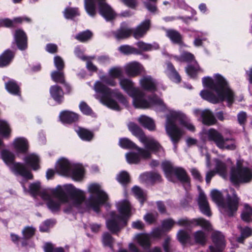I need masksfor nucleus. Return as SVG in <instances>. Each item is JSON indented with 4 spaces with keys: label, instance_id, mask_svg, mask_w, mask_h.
<instances>
[{
    "label": "nucleus",
    "instance_id": "f257e3e1",
    "mask_svg": "<svg viewBox=\"0 0 252 252\" xmlns=\"http://www.w3.org/2000/svg\"><path fill=\"white\" fill-rule=\"evenodd\" d=\"M23 189L32 196L39 195L47 205H58V203H70L74 205H108V196L101 186L96 183H91L87 187L89 195L87 198L85 192L76 188L71 184L63 187L58 185L54 189H42L39 181L31 184L29 189L22 183Z\"/></svg>",
    "mask_w": 252,
    "mask_h": 252
},
{
    "label": "nucleus",
    "instance_id": "f3484780",
    "mask_svg": "<svg viewBox=\"0 0 252 252\" xmlns=\"http://www.w3.org/2000/svg\"><path fill=\"white\" fill-rule=\"evenodd\" d=\"M96 0L98 2L100 14L107 21H109L114 18L115 13L110 6L106 3L105 0Z\"/></svg>",
    "mask_w": 252,
    "mask_h": 252
},
{
    "label": "nucleus",
    "instance_id": "f704fd0d",
    "mask_svg": "<svg viewBox=\"0 0 252 252\" xmlns=\"http://www.w3.org/2000/svg\"><path fill=\"white\" fill-rule=\"evenodd\" d=\"M210 197L213 201L217 205H223L224 197L222 192L217 189H213L210 191Z\"/></svg>",
    "mask_w": 252,
    "mask_h": 252
},
{
    "label": "nucleus",
    "instance_id": "5fc2aeb1",
    "mask_svg": "<svg viewBox=\"0 0 252 252\" xmlns=\"http://www.w3.org/2000/svg\"><path fill=\"white\" fill-rule=\"evenodd\" d=\"M55 221L52 220H47L44 221L40 226L39 229L41 232H47L50 227H52Z\"/></svg>",
    "mask_w": 252,
    "mask_h": 252
},
{
    "label": "nucleus",
    "instance_id": "8fccbe9b",
    "mask_svg": "<svg viewBox=\"0 0 252 252\" xmlns=\"http://www.w3.org/2000/svg\"><path fill=\"white\" fill-rule=\"evenodd\" d=\"M251 216H252V208L250 206H245L241 214L242 219L245 222H249L252 220Z\"/></svg>",
    "mask_w": 252,
    "mask_h": 252
},
{
    "label": "nucleus",
    "instance_id": "ddd939ff",
    "mask_svg": "<svg viewBox=\"0 0 252 252\" xmlns=\"http://www.w3.org/2000/svg\"><path fill=\"white\" fill-rule=\"evenodd\" d=\"M180 60L189 62V64L186 68L187 74L191 78L195 77L199 72L203 70L199 67L197 62L194 59L193 54L189 52H184L180 57Z\"/></svg>",
    "mask_w": 252,
    "mask_h": 252
},
{
    "label": "nucleus",
    "instance_id": "680f3d73",
    "mask_svg": "<svg viewBox=\"0 0 252 252\" xmlns=\"http://www.w3.org/2000/svg\"><path fill=\"white\" fill-rule=\"evenodd\" d=\"M238 227L240 230L241 234L244 237L247 238L252 235V228L248 226L243 228L241 226H238Z\"/></svg>",
    "mask_w": 252,
    "mask_h": 252
},
{
    "label": "nucleus",
    "instance_id": "c9c22d12",
    "mask_svg": "<svg viewBox=\"0 0 252 252\" xmlns=\"http://www.w3.org/2000/svg\"><path fill=\"white\" fill-rule=\"evenodd\" d=\"M85 8L87 13L91 17L96 14V9L94 0H84Z\"/></svg>",
    "mask_w": 252,
    "mask_h": 252
},
{
    "label": "nucleus",
    "instance_id": "69168bd1",
    "mask_svg": "<svg viewBox=\"0 0 252 252\" xmlns=\"http://www.w3.org/2000/svg\"><path fill=\"white\" fill-rule=\"evenodd\" d=\"M198 205H208L207 197L204 192L199 189V193L198 197Z\"/></svg>",
    "mask_w": 252,
    "mask_h": 252
},
{
    "label": "nucleus",
    "instance_id": "9d476101",
    "mask_svg": "<svg viewBox=\"0 0 252 252\" xmlns=\"http://www.w3.org/2000/svg\"><path fill=\"white\" fill-rule=\"evenodd\" d=\"M1 157L3 161L15 174L21 175L27 180L33 178L31 172L23 164L14 162V156L12 153L7 150H2Z\"/></svg>",
    "mask_w": 252,
    "mask_h": 252
},
{
    "label": "nucleus",
    "instance_id": "a19ab883",
    "mask_svg": "<svg viewBox=\"0 0 252 252\" xmlns=\"http://www.w3.org/2000/svg\"><path fill=\"white\" fill-rule=\"evenodd\" d=\"M76 131L79 136L83 140L89 141L93 138V133L86 129L79 128Z\"/></svg>",
    "mask_w": 252,
    "mask_h": 252
},
{
    "label": "nucleus",
    "instance_id": "473e14b6",
    "mask_svg": "<svg viewBox=\"0 0 252 252\" xmlns=\"http://www.w3.org/2000/svg\"><path fill=\"white\" fill-rule=\"evenodd\" d=\"M14 57V53L9 50L5 51L0 56V67L5 66L9 64Z\"/></svg>",
    "mask_w": 252,
    "mask_h": 252
},
{
    "label": "nucleus",
    "instance_id": "a878e982",
    "mask_svg": "<svg viewBox=\"0 0 252 252\" xmlns=\"http://www.w3.org/2000/svg\"><path fill=\"white\" fill-rule=\"evenodd\" d=\"M138 121L142 126L148 130L153 131L155 129L156 126L152 118L145 115H141L138 118Z\"/></svg>",
    "mask_w": 252,
    "mask_h": 252
},
{
    "label": "nucleus",
    "instance_id": "423d86ee",
    "mask_svg": "<svg viewBox=\"0 0 252 252\" xmlns=\"http://www.w3.org/2000/svg\"><path fill=\"white\" fill-rule=\"evenodd\" d=\"M119 214L112 212L110 213L111 219L106 222L107 228L114 234H116L127 223L130 217L131 208L130 206H119Z\"/></svg>",
    "mask_w": 252,
    "mask_h": 252
},
{
    "label": "nucleus",
    "instance_id": "bb28decb",
    "mask_svg": "<svg viewBox=\"0 0 252 252\" xmlns=\"http://www.w3.org/2000/svg\"><path fill=\"white\" fill-rule=\"evenodd\" d=\"M50 93L52 97L57 102L61 103L63 101V93L59 86L57 85L51 86Z\"/></svg>",
    "mask_w": 252,
    "mask_h": 252
},
{
    "label": "nucleus",
    "instance_id": "49530a36",
    "mask_svg": "<svg viewBox=\"0 0 252 252\" xmlns=\"http://www.w3.org/2000/svg\"><path fill=\"white\" fill-rule=\"evenodd\" d=\"M63 14L66 19H72L74 17L80 15L78 9L77 8H66L64 11Z\"/></svg>",
    "mask_w": 252,
    "mask_h": 252
},
{
    "label": "nucleus",
    "instance_id": "58836bf2",
    "mask_svg": "<svg viewBox=\"0 0 252 252\" xmlns=\"http://www.w3.org/2000/svg\"><path fill=\"white\" fill-rule=\"evenodd\" d=\"M167 68V74L169 77L174 82H180L181 81L180 76L175 69L173 65L170 63H168Z\"/></svg>",
    "mask_w": 252,
    "mask_h": 252
},
{
    "label": "nucleus",
    "instance_id": "c03bdc74",
    "mask_svg": "<svg viewBox=\"0 0 252 252\" xmlns=\"http://www.w3.org/2000/svg\"><path fill=\"white\" fill-rule=\"evenodd\" d=\"M148 179L152 181H159L160 179V176L156 172L145 173L140 176V180L142 182H145Z\"/></svg>",
    "mask_w": 252,
    "mask_h": 252
},
{
    "label": "nucleus",
    "instance_id": "cd10ccee",
    "mask_svg": "<svg viewBox=\"0 0 252 252\" xmlns=\"http://www.w3.org/2000/svg\"><path fill=\"white\" fill-rule=\"evenodd\" d=\"M214 161L215 163V170L216 173L223 178H225L227 176V166L225 163L218 158L214 159Z\"/></svg>",
    "mask_w": 252,
    "mask_h": 252
},
{
    "label": "nucleus",
    "instance_id": "1a4fd4ad",
    "mask_svg": "<svg viewBox=\"0 0 252 252\" xmlns=\"http://www.w3.org/2000/svg\"><path fill=\"white\" fill-rule=\"evenodd\" d=\"M150 27V21L146 20L142 23L136 29L133 30L128 28L126 24L123 23L120 29L113 32L115 37L118 39H123L128 38L133 33L135 38H139L144 36Z\"/></svg>",
    "mask_w": 252,
    "mask_h": 252
},
{
    "label": "nucleus",
    "instance_id": "39448f33",
    "mask_svg": "<svg viewBox=\"0 0 252 252\" xmlns=\"http://www.w3.org/2000/svg\"><path fill=\"white\" fill-rule=\"evenodd\" d=\"M168 111L169 113L166 115L165 129L174 145V150L176 152L177 150L176 144L183 134V130L177 126V123L179 122L180 125L191 131L195 130V127L184 114L171 109H169Z\"/></svg>",
    "mask_w": 252,
    "mask_h": 252
},
{
    "label": "nucleus",
    "instance_id": "603ef678",
    "mask_svg": "<svg viewBox=\"0 0 252 252\" xmlns=\"http://www.w3.org/2000/svg\"><path fill=\"white\" fill-rule=\"evenodd\" d=\"M92 36V32L89 31H87L78 33L76 35L75 38L81 42H85L90 39Z\"/></svg>",
    "mask_w": 252,
    "mask_h": 252
},
{
    "label": "nucleus",
    "instance_id": "393cba45",
    "mask_svg": "<svg viewBox=\"0 0 252 252\" xmlns=\"http://www.w3.org/2000/svg\"><path fill=\"white\" fill-rule=\"evenodd\" d=\"M60 119L63 124H69L77 121L78 116L72 112L64 111L60 113Z\"/></svg>",
    "mask_w": 252,
    "mask_h": 252
},
{
    "label": "nucleus",
    "instance_id": "4c0bfd02",
    "mask_svg": "<svg viewBox=\"0 0 252 252\" xmlns=\"http://www.w3.org/2000/svg\"><path fill=\"white\" fill-rule=\"evenodd\" d=\"M136 45L139 49L142 51H150L158 49L159 48L158 44L156 42L152 44H148L140 41L137 42Z\"/></svg>",
    "mask_w": 252,
    "mask_h": 252
},
{
    "label": "nucleus",
    "instance_id": "aec40b11",
    "mask_svg": "<svg viewBox=\"0 0 252 252\" xmlns=\"http://www.w3.org/2000/svg\"><path fill=\"white\" fill-rule=\"evenodd\" d=\"M14 40L19 50H24L27 48V37L23 31L21 30L16 31Z\"/></svg>",
    "mask_w": 252,
    "mask_h": 252
},
{
    "label": "nucleus",
    "instance_id": "13d9d810",
    "mask_svg": "<svg viewBox=\"0 0 252 252\" xmlns=\"http://www.w3.org/2000/svg\"><path fill=\"white\" fill-rule=\"evenodd\" d=\"M102 242L105 246L112 248L114 243V239L109 233L106 232L103 235Z\"/></svg>",
    "mask_w": 252,
    "mask_h": 252
},
{
    "label": "nucleus",
    "instance_id": "3c124183",
    "mask_svg": "<svg viewBox=\"0 0 252 252\" xmlns=\"http://www.w3.org/2000/svg\"><path fill=\"white\" fill-rule=\"evenodd\" d=\"M178 240L182 244H186L189 242L190 235L186 231L180 230L177 233Z\"/></svg>",
    "mask_w": 252,
    "mask_h": 252
},
{
    "label": "nucleus",
    "instance_id": "0e129e2a",
    "mask_svg": "<svg viewBox=\"0 0 252 252\" xmlns=\"http://www.w3.org/2000/svg\"><path fill=\"white\" fill-rule=\"evenodd\" d=\"M54 64L58 70H62L64 68V62L63 60L59 56L54 57Z\"/></svg>",
    "mask_w": 252,
    "mask_h": 252
},
{
    "label": "nucleus",
    "instance_id": "09e8293b",
    "mask_svg": "<svg viewBox=\"0 0 252 252\" xmlns=\"http://www.w3.org/2000/svg\"><path fill=\"white\" fill-rule=\"evenodd\" d=\"M123 73L122 68L119 66L112 67L109 69L108 72V74L114 79L122 77Z\"/></svg>",
    "mask_w": 252,
    "mask_h": 252
},
{
    "label": "nucleus",
    "instance_id": "7ed1b4c3",
    "mask_svg": "<svg viewBox=\"0 0 252 252\" xmlns=\"http://www.w3.org/2000/svg\"><path fill=\"white\" fill-rule=\"evenodd\" d=\"M99 77L100 81H96L94 86L96 93L94 97L104 105L115 110H120V107L113 98L126 106L127 104L126 98L118 89H111L103 84L114 87L117 85L116 80L108 74L99 75Z\"/></svg>",
    "mask_w": 252,
    "mask_h": 252
},
{
    "label": "nucleus",
    "instance_id": "b1692460",
    "mask_svg": "<svg viewBox=\"0 0 252 252\" xmlns=\"http://www.w3.org/2000/svg\"><path fill=\"white\" fill-rule=\"evenodd\" d=\"M31 19L26 17H19L15 18L13 20H11L9 19H0V26H4L6 27H14L16 24L21 23L23 21H26L27 22H30Z\"/></svg>",
    "mask_w": 252,
    "mask_h": 252
},
{
    "label": "nucleus",
    "instance_id": "412c9836",
    "mask_svg": "<svg viewBox=\"0 0 252 252\" xmlns=\"http://www.w3.org/2000/svg\"><path fill=\"white\" fill-rule=\"evenodd\" d=\"M13 145L14 149L18 153H25L28 149L29 144L27 140L24 137L15 139Z\"/></svg>",
    "mask_w": 252,
    "mask_h": 252
},
{
    "label": "nucleus",
    "instance_id": "ea45409f",
    "mask_svg": "<svg viewBox=\"0 0 252 252\" xmlns=\"http://www.w3.org/2000/svg\"><path fill=\"white\" fill-rule=\"evenodd\" d=\"M138 243L144 248H149L151 246L150 237L147 234H141L136 237Z\"/></svg>",
    "mask_w": 252,
    "mask_h": 252
},
{
    "label": "nucleus",
    "instance_id": "bf43d9fd",
    "mask_svg": "<svg viewBox=\"0 0 252 252\" xmlns=\"http://www.w3.org/2000/svg\"><path fill=\"white\" fill-rule=\"evenodd\" d=\"M35 232V229L32 227H26L22 231L23 234L25 239H29L32 237Z\"/></svg>",
    "mask_w": 252,
    "mask_h": 252
},
{
    "label": "nucleus",
    "instance_id": "2eb2a0df",
    "mask_svg": "<svg viewBox=\"0 0 252 252\" xmlns=\"http://www.w3.org/2000/svg\"><path fill=\"white\" fill-rule=\"evenodd\" d=\"M119 145L126 149H136L144 158H148L151 157L150 151L138 148L133 142L126 138H121L119 140Z\"/></svg>",
    "mask_w": 252,
    "mask_h": 252
},
{
    "label": "nucleus",
    "instance_id": "f03ea898",
    "mask_svg": "<svg viewBox=\"0 0 252 252\" xmlns=\"http://www.w3.org/2000/svg\"><path fill=\"white\" fill-rule=\"evenodd\" d=\"M202 84L210 90H202L200 95L203 99L210 102L216 103L225 100L229 106L234 100L236 99L233 92L229 88L227 81L219 74H215L214 78L210 77L203 78Z\"/></svg>",
    "mask_w": 252,
    "mask_h": 252
},
{
    "label": "nucleus",
    "instance_id": "e433bc0d",
    "mask_svg": "<svg viewBox=\"0 0 252 252\" xmlns=\"http://www.w3.org/2000/svg\"><path fill=\"white\" fill-rule=\"evenodd\" d=\"M166 34L172 42L176 44L182 43V36L178 32L171 29L167 30Z\"/></svg>",
    "mask_w": 252,
    "mask_h": 252
},
{
    "label": "nucleus",
    "instance_id": "72a5a7b5",
    "mask_svg": "<svg viewBox=\"0 0 252 252\" xmlns=\"http://www.w3.org/2000/svg\"><path fill=\"white\" fill-rule=\"evenodd\" d=\"M51 76L52 80L54 82L61 84H64L65 87L68 90V92H69V86L65 83L64 73L63 71L58 70L57 71H54L51 73Z\"/></svg>",
    "mask_w": 252,
    "mask_h": 252
},
{
    "label": "nucleus",
    "instance_id": "37998d69",
    "mask_svg": "<svg viewBox=\"0 0 252 252\" xmlns=\"http://www.w3.org/2000/svg\"><path fill=\"white\" fill-rule=\"evenodd\" d=\"M118 50L122 53L125 55L129 54H139L140 51L129 45H124L120 46L118 48Z\"/></svg>",
    "mask_w": 252,
    "mask_h": 252
},
{
    "label": "nucleus",
    "instance_id": "052dcab7",
    "mask_svg": "<svg viewBox=\"0 0 252 252\" xmlns=\"http://www.w3.org/2000/svg\"><path fill=\"white\" fill-rule=\"evenodd\" d=\"M176 223V222L172 219L165 220L162 222L163 228L166 230H169Z\"/></svg>",
    "mask_w": 252,
    "mask_h": 252
},
{
    "label": "nucleus",
    "instance_id": "4be33fe9",
    "mask_svg": "<svg viewBox=\"0 0 252 252\" xmlns=\"http://www.w3.org/2000/svg\"><path fill=\"white\" fill-rule=\"evenodd\" d=\"M11 130L9 124L5 121L0 120V134L3 138L10 136ZM4 144L0 138V150L3 147Z\"/></svg>",
    "mask_w": 252,
    "mask_h": 252
},
{
    "label": "nucleus",
    "instance_id": "dca6fc26",
    "mask_svg": "<svg viewBox=\"0 0 252 252\" xmlns=\"http://www.w3.org/2000/svg\"><path fill=\"white\" fill-rule=\"evenodd\" d=\"M213 242L215 244L216 248L213 246L210 247L211 252H221L222 249L225 246V241L223 234L219 231H214L212 234Z\"/></svg>",
    "mask_w": 252,
    "mask_h": 252
},
{
    "label": "nucleus",
    "instance_id": "c85d7f7f",
    "mask_svg": "<svg viewBox=\"0 0 252 252\" xmlns=\"http://www.w3.org/2000/svg\"><path fill=\"white\" fill-rule=\"evenodd\" d=\"M133 195L139 201L141 204L146 203L147 193L137 186H134L131 189Z\"/></svg>",
    "mask_w": 252,
    "mask_h": 252
},
{
    "label": "nucleus",
    "instance_id": "de8ad7c7",
    "mask_svg": "<svg viewBox=\"0 0 252 252\" xmlns=\"http://www.w3.org/2000/svg\"><path fill=\"white\" fill-rule=\"evenodd\" d=\"M195 241L196 243L204 245L207 241V236L202 231L199 230L193 234Z\"/></svg>",
    "mask_w": 252,
    "mask_h": 252
},
{
    "label": "nucleus",
    "instance_id": "9b49d317",
    "mask_svg": "<svg viewBox=\"0 0 252 252\" xmlns=\"http://www.w3.org/2000/svg\"><path fill=\"white\" fill-rule=\"evenodd\" d=\"M162 167L169 180L171 181L172 176L175 175L184 184L186 190L189 188L190 180L185 170L182 168L173 167L172 164L168 161L162 162Z\"/></svg>",
    "mask_w": 252,
    "mask_h": 252
},
{
    "label": "nucleus",
    "instance_id": "f8f14e48",
    "mask_svg": "<svg viewBox=\"0 0 252 252\" xmlns=\"http://www.w3.org/2000/svg\"><path fill=\"white\" fill-rule=\"evenodd\" d=\"M241 161H237V167H232L230 173V180L234 184L247 183L252 178V172L248 168L241 166Z\"/></svg>",
    "mask_w": 252,
    "mask_h": 252
},
{
    "label": "nucleus",
    "instance_id": "c756f323",
    "mask_svg": "<svg viewBox=\"0 0 252 252\" xmlns=\"http://www.w3.org/2000/svg\"><path fill=\"white\" fill-rule=\"evenodd\" d=\"M236 148L235 140L232 138H224L221 141L220 145L219 147L220 149H226L227 150H234Z\"/></svg>",
    "mask_w": 252,
    "mask_h": 252
},
{
    "label": "nucleus",
    "instance_id": "6ab92c4d",
    "mask_svg": "<svg viewBox=\"0 0 252 252\" xmlns=\"http://www.w3.org/2000/svg\"><path fill=\"white\" fill-rule=\"evenodd\" d=\"M142 89L150 92H155L157 90V81L150 75H145L139 80Z\"/></svg>",
    "mask_w": 252,
    "mask_h": 252
},
{
    "label": "nucleus",
    "instance_id": "338daca9",
    "mask_svg": "<svg viewBox=\"0 0 252 252\" xmlns=\"http://www.w3.org/2000/svg\"><path fill=\"white\" fill-rule=\"evenodd\" d=\"M200 152L202 155H204L206 158V165L208 168L211 167L210 157L208 153L206 147H202L200 148Z\"/></svg>",
    "mask_w": 252,
    "mask_h": 252
},
{
    "label": "nucleus",
    "instance_id": "6e6d98bb",
    "mask_svg": "<svg viewBox=\"0 0 252 252\" xmlns=\"http://www.w3.org/2000/svg\"><path fill=\"white\" fill-rule=\"evenodd\" d=\"M117 180L122 184H126L129 182V177L127 172L122 171L117 177Z\"/></svg>",
    "mask_w": 252,
    "mask_h": 252
},
{
    "label": "nucleus",
    "instance_id": "6e6552de",
    "mask_svg": "<svg viewBox=\"0 0 252 252\" xmlns=\"http://www.w3.org/2000/svg\"><path fill=\"white\" fill-rule=\"evenodd\" d=\"M56 170L60 174L71 177L74 180H81L84 175L83 167L78 164H73L67 159L62 158L56 165Z\"/></svg>",
    "mask_w": 252,
    "mask_h": 252
},
{
    "label": "nucleus",
    "instance_id": "7c9ffc66",
    "mask_svg": "<svg viewBox=\"0 0 252 252\" xmlns=\"http://www.w3.org/2000/svg\"><path fill=\"white\" fill-rule=\"evenodd\" d=\"M202 122L207 125H213L217 121L213 114L209 110H205L201 112Z\"/></svg>",
    "mask_w": 252,
    "mask_h": 252
},
{
    "label": "nucleus",
    "instance_id": "4468645a",
    "mask_svg": "<svg viewBox=\"0 0 252 252\" xmlns=\"http://www.w3.org/2000/svg\"><path fill=\"white\" fill-rule=\"evenodd\" d=\"M201 135L202 138L204 141L207 140L212 142L218 148L220 146L223 137L220 132L214 128L203 129L201 132Z\"/></svg>",
    "mask_w": 252,
    "mask_h": 252
},
{
    "label": "nucleus",
    "instance_id": "e2e57ef3",
    "mask_svg": "<svg viewBox=\"0 0 252 252\" xmlns=\"http://www.w3.org/2000/svg\"><path fill=\"white\" fill-rule=\"evenodd\" d=\"M79 108L81 111L87 115H91L92 113L91 108L85 102H81L79 105Z\"/></svg>",
    "mask_w": 252,
    "mask_h": 252
},
{
    "label": "nucleus",
    "instance_id": "20e7f679",
    "mask_svg": "<svg viewBox=\"0 0 252 252\" xmlns=\"http://www.w3.org/2000/svg\"><path fill=\"white\" fill-rule=\"evenodd\" d=\"M121 88L133 99L134 106L137 108H149L156 107L159 111L167 109L163 101L156 95L145 98V94L139 88L134 87V82L130 79L122 78L119 79Z\"/></svg>",
    "mask_w": 252,
    "mask_h": 252
},
{
    "label": "nucleus",
    "instance_id": "5701e85b",
    "mask_svg": "<svg viewBox=\"0 0 252 252\" xmlns=\"http://www.w3.org/2000/svg\"><path fill=\"white\" fill-rule=\"evenodd\" d=\"M24 160L26 164L31 167L33 170L39 169V158L34 154H31L25 157Z\"/></svg>",
    "mask_w": 252,
    "mask_h": 252
},
{
    "label": "nucleus",
    "instance_id": "864d4df0",
    "mask_svg": "<svg viewBox=\"0 0 252 252\" xmlns=\"http://www.w3.org/2000/svg\"><path fill=\"white\" fill-rule=\"evenodd\" d=\"M193 221L194 222L196 223L197 225H200L203 228L208 230H210L211 229V224L208 221V220H206L202 219V218H199L198 219H195L193 220Z\"/></svg>",
    "mask_w": 252,
    "mask_h": 252
},
{
    "label": "nucleus",
    "instance_id": "0eeeda50",
    "mask_svg": "<svg viewBox=\"0 0 252 252\" xmlns=\"http://www.w3.org/2000/svg\"><path fill=\"white\" fill-rule=\"evenodd\" d=\"M128 127L132 134L144 145L146 149L160 155L163 154V150L158 141L152 137H147L137 125L130 122L128 124Z\"/></svg>",
    "mask_w": 252,
    "mask_h": 252
},
{
    "label": "nucleus",
    "instance_id": "79ce46f5",
    "mask_svg": "<svg viewBox=\"0 0 252 252\" xmlns=\"http://www.w3.org/2000/svg\"><path fill=\"white\" fill-rule=\"evenodd\" d=\"M140 157L144 158L142 157L140 154H139L138 151V154L134 152H129L126 155L127 162L129 164H136L138 163L140 161Z\"/></svg>",
    "mask_w": 252,
    "mask_h": 252
},
{
    "label": "nucleus",
    "instance_id": "4d7b16f0",
    "mask_svg": "<svg viewBox=\"0 0 252 252\" xmlns=\"http://www.w3.org/2000/svg\"><path fill=\"white\" fill-rule=\"evenodd\" d=\"M94 56H89L84 61L86 62V67L88 70L92 72H96L97 67L94 65L92 61L95 59Z\"/></svg>",
    "mask_w": 252,
    "mask_h": 252
},
{
    "label": "nucleus",
    "instance_id": "a18cd8bd",
    "mask_svg": "<svg viewBox=\"0 0 252 252\" xmlns=\"http://www.w3.org/2000/svg\"><path fill=\"white\" fill-rule=\"evenodd\" d=\"M220 212L229 216H232L237 210V206H219Z\"/></svg>",
    "mask_w": 252,
    "mask_h": 252
},
{
    "label": "nucleus",
    "instance_id": "2f4dec72",
    "mask_svg": "<svg viewBox=\"0 0 252 252\" xmlns=\"http://www.w3.org/2000/svg\"><path fill=\"white\" fill-rule=\"evenodd\" d=\"M5 87L9 93L14 95H20L19 86L14 80L10 79L5 82Z\"/></svg>",
    "mask_w": 252,
    "mask_h": 252
},
{
    "label": "nucleus",
    "instance_id": "a211bd4d",
    "mask_svg": "<svg viewBox=\"0 0 252 252\" xmlns=\"http://www.w3.org/2000/svg\"><path fill=\"white\" fill-rule=\"evenodd\" d=\"M142 65L137 62H132L125 66L126 73L129 77H135L139 75L142 71Z\"/></svg>",
    "mask_w": 252,
    "mask_h": 252
},
{
    "label": "nucleus",
    "instance_id": "774afa93",
    "mask_svg": "<svg viewBox=\"0 0 252 252\" xmlns=\"http://www.w3.org/2000/svg\"><path fill=\"white\" fill-rule=\"evenodd\" d=\"M194 222L193 220H189L187 218L181 219L176 222L179 226H189L192 223Z\"/></svg>",
    "mask_w": 252,
    "mask_h": 252
}]
</instances>
